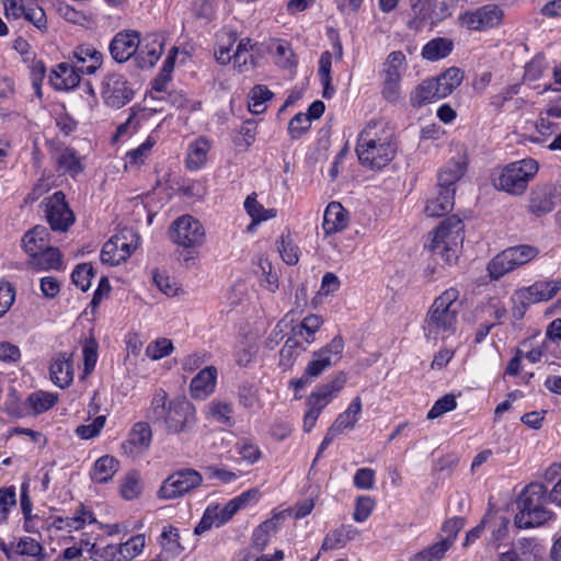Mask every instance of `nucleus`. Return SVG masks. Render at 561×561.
Instances as JSON below:
<instances>
[{"mask_svg":"<svg viewBox=\"0 0 561 561\" xmlns=\"http://www.w3.org/2000/svg\"><path fill=\"white\" fill-rule=\"evenodd\" d=\"M98 520L92 511L80 504L71 516H56L57 531H78L83 529L87 525L96 524Z\"/></svg>","mask_w":561,"mask_h":561,"instance_id":"obj_24","label":"nucleus"},{"mask_svg":"<svg viewBox=\"0 0 561 561\" xmlns=\"http://www.w3.org/2000/svg\"><path fill=\"white\" fill-rule=\"evenodd\" d=\"M465 164L460 161L450 160L438 172L437 181L439 190H450L455 194V184L465 173Z\"/></svg>","mask_w":561,"mask_h":561,"instance_id":"obj_36","label":"nucleus"},{"mask_svg":"<svg viewBox=\"0 0 561 561\" xmlns=\"http://www.w3.org/2000/svg\"><path fill=\"white\" fill-rule=\"evenodd\" d=\"M355 151L363 167L385 168L397 153L393 129L382 119L368 122L358 134Z\"/></svg>","mask_w":561,"mask_h":561,"instance_id":"obj_1","label":"nucleus"},{"mask_svg":"<svg viewBox=\"0 0 561 561\" xmlns=\"http://www.w3.org/2000/svg\"><path fill=\"white\" fill-rule=\"evenodd\" d=\"M55 160L57 171L72 179L81 174L85 168L84 157L71 147L59 149L55 154Z\"/></svg>","mask_w":561,"mask_h":561,"instance_id":"obj_21","label":"nucleus"},{"mask_svg":"<svg viewBox=\"0 0 561 561\" xmlns=\"http://www.w3.org/2000/svg\"><path fill=\"white\" fill-rule=\"evenodd\" d=\"M286 511L276 513L272 518L264 520L261 523L252 534V545L257 550H263L271 538V535L274 534L277 529V523L280 518H284Z\"/></svg>","mask_w":561,"mask_h":561,"instance_id":"obj_35","label":"nucleus"},{"mask_svg":"<svg viewBox=\"0 0 561 561\" xmlns=\"http://www.w3.org/2000/svg\"><path fill=\"white\" fill-rule=\"evenodd\" d=\"M49 374L51 381L59 388L68 387L73 380V365L68 353L57 354L50 364Z\"/></svg>","mask_w":561,"mask_h":561,"instance_id":"obj_25","label":"nucleus"},{"mask_svg":"<svg viewBox=\"0 0 561 561\" xmlns=\"http://www.w3.org/2000/svg\"><path fill=\"white\" fill-rule=\"evenodd\" d=\"M124 558L126 561H131L136 557L140 556L146 547L145 535H135L127 541L121 543Z\"/></svg>","mask_w":561,"mask_h":561,"instance_id":"obj_58","label":"nucleus"},{"mask_svg":"<svg viewBox=\"0 0 561 561\" xmlns=\"http://www.w3.org/2000/svg\"><path fill=\"white\" fill-rule=\"evenodd\" d=\"M168 237L178 248L193 253L205 243L206 230L196 217L185 214L172 221Z\"/></svg>","mask_w":561,"mask_h":561,"instance_id":"obj_7","label":"nucleus"},{"mask_svg":"<svg viewBox=\"0 0 561 561\" xmlns=\"http://www.w3.org/2000/svg\"><path fill=\"white\" fill-rule=\"evenodd\" d=\"M90 553L94 561H126L121 543H111L104 547L91 543Z\"/></svg>","mask_w":561,"mask_h":561,"instance_id":"obj_47","label":"nucleus"},{"mask_svg":"<svg viewBox=\"0 0 561 561\" xmlns=\"http://www.w3.org/2000/svg\"><path fill=\"white\" fill-rule=\"evenodd\" d=\"M457 408V401L455 396L445 394L439 398L427 412L428 420H435L443 414L450 412Z\"/></svg>","mask_w":561,"mask_h":561,"instance_id":"obj_60","label":"nucleus"},{"mask_svg":"<svg viewBox=\"0 0 561 561\" xmlns=\"http://www.w3.org/2000/svg\"><path fill=\"white\" fill-rule=\"evenodd\" d=\"M152 279L158 289L168 297H175L181 290L178 283L164 272L153 271Z\"/></svg>","mask_w":561,"mask_h":561,"instance_id":"obj_55","label":"nucleus"},{"mask_svg":"<svg viewBox=\"0 0 561 561\" xmlns=\"http://www.w3.org/2000/svg\"><path fill=\"white\" fill-rule=\"evenodd\" d=\"M462 241L463 224L458 217L451 216L432 232L428 248L433 255L440 256L446 264L453 265L458 260Z\"/></svg>","mask_w":561,"mask_h":561,"instance_id":"obj_6","label":"nucleus"},{"mask_svg":"<svg viewBox=\"0 0 561 561\" xmlns=\"http://www.w3.org/2000/svg\"><path fill=\"white\" fill-rule=\"evenodd\" d=\"M348 225V213L339 202H331L323 215L322 229L325 234H334Z\"/></svg>","mask_w":561,"mask_h":561,"instance_id":"obj_26","label":"nucleus"},{"mask_svg":"<svg viewBox=\"0 0 561 561\" xmlns=\"http://www.w3.org/2000/svg\"><path fill=\"white\" fill-rule=\"evenodd\" d=\"M442 99L448 96L460 85L463 80V73L456 67L448 68L436 78H432Z\"/></svg>","mask_w":561,"mask_h":561,"instance_id":"obj_38","label":"nucleus"},{"mask_svg":"<svg viewBox=\"0 0 561 561\" xmlns=\"http://www.w3.org/2000/svg\"><path fill=\"white\" fill-rule=\"evenodd\" d=\"M94 276L93 267L90 263H81L77 265L71 274L72 283L82 291H87L91 287V280Z\"/></svg>","mask_w":561,"mask_h":561,"instance_id":"obj_56","label":"nucleus"},{"mask_svg":"<svg viewBox=\"0 0 561 561\" xmlns=\"http://www.w3.org/2000/svg\"><path fill=\"white\" fill-rule=\"evenodd\" d=\"M533 127L539 136H530L528 140L534 144H540L556 130L557 124L541 114L540 117L533 123Z\"/></svg>","mask_w":561,"mask_h":561,"instance_id":"obj_61","label":"nucleus"},{"mask_svg":"<svg viewBox=\"0 0 561 561\" xmlns=\"http://www.w3.org/2000/svg\"><path fill=\"white\" fill-rule=\"evenodd\" d=\"M273 93L265 85H255L249 93L248 107L253 114H261L266 110L265 102Z\"/></svg>","mask_w":561,"mask_h":561,"instance_id":"obj_51","label":"nucleus"},{"mask_svg":"<svg viewBox=\"0 0 561 561\" xmlns=\"http://www.w3.org/2000/svg\"><path fill=\"white\" fill-rule=\"evenodd\" d=\"M156 141L148 137L142 144H140L137 148L127 152V163L131 165H140L145 162L146 158L149 156L152 147Z\"/></svg>","mask_w":561,"mask_h":561,"instance_id":"obj_62","label":"nucleus"},{"mask_svg":"<svg viewBox=\"0 0 561 561\" xmlns=\"http://www.w3.org/2000/svg\"><path fill=\"white\" fill-rule=\"evenodd\" d=\"M100 259L102 263L112 266L118 265L122 262L126 261L124 255L121 254L117 244L115 243L114 236L107 242L104 243L101 250Z\"/></svg>","mask_w":561,"mask_h":561,"instance_id":"obj_59","label":"nucleus"},{"mask_svg":"<svg viewBox=\"0 0 561 561\" xmlns=\"http://www.w3.org/2000/svg\"><path fill=\"white\" fill-rule=\"evenodd\" d=\"M142 491L141 478L137 471L128 472L121 482L119 494L127 501H133L140 496Z\"/></svg>","mask_w":561,"mask_h":561,"instance_id":"obj_48","label":"nucleus"},{"mask_svg":"<svg viewBox=\"0 0 561 561\" xmlns=\"http://www.w3.org/2000/svg\"><path fill=\"white\" fill-rule=\"evenodd\" d=\"M244 209L248 215L252 218L253 224H260L262 221L276 217V209L264 208L257 201L255 195H250L244 201Z\"/></svg>","mask_w":561,"mask_h":561,"instance_id":"obj_45","label":"nucleus"},{"mask_svg":"<svg viewBox=\"0 0 561 561\" xmlns=\"http://www.w3.org/2000/svg\"><path fill=\"white\" fill-rule=\"evenodd\" d=\"M557 205V192L552 184L536 185L528 197V211L536 217L551 213Z\"/></svg>","mask_w":561,"mask_h":561,"instance_id":"obj_18","label":"nucleus"},{"mask_svg":"<svg viewBox=\"0 0 561 561\" xmlns=\"http://www.w3.org/2000/svg\"><path fill=\"white\" fill-rule=\"evenodd\" d=\"M459 291L450 287L436 297L428 308L422 329L426 340H446L457 330L460 312Z\"/></svg>","mask_w":561,"mask_h":561,"instance_id":"obj_3","label":"nucleus"},{"mask_svg":"<svg viewBox=\"0 0 561 561\" xmlns=\"http://www.w3.org/2000/svg\"><path fill=\"white\" fill-rule=\"evenodd\" d=\"M218 370L215 366H207L192 379L190 392L194 399L204 400L210 396L216 388Z\"/></svg>","mask_w":561,"mask_h":561,"instance_id":"obj_23","label":"nucleus"},{"mask_svg":"<svg viewBox=\"0 0 561 561\" xmlns=\"http://www.w3.org/2000/svg\"><path fill=\"white\" fill-rule=\"evenodd\" d=\"M118 461L112 456H102L93 466L91 479L96 483H106L116 473Z\"/></svg>","mask_w":561,"mask_h":561,"instance_id":"obj_41","label":"nucleus"},{"mask_svg":"<svg viewBox=\"0 0 561 561\" xmlns=\"http://www.w3.org/2000/svg\"><path fill=\"white\" fill-rule=\"evenodd\" d=\"M49 243L48 229L41 225L28 230L22 239L23 248L30 257L36 255L43 249L45 250Z\"/></svg>","mask_w":561,"mask_h":561,"instance_id":"obj_32","label":"nucleus"},{"mask_svg":"<svg viewBox=\"0 0 561 561\" xmlns=\"http://www.w3.org/2000/svg\"><path fill=\"white\" fill-rule=\"evenodd\" d=\"M561 290V278L539 280L515 293L516 299L524 306H530L552 299Z\"/></svg>","mask_w":561,"mask_h":561,"instance_id":"obj_14","label":"nucleus"},{"mask_svg":"<svg viewBox=\"0 0 561 561\" xmlns=\"http://www.w3.org/2000/svg\"><path fill=\"white\" fill-rule=\"evenodd\" d=\"M140 45L139 34L136 31L118 32L111 41L108 50L112 58L123 64L129 60L135 54H138Z\"/></svg>","mask_w":561,"mask_h":561,"instance_id":"obj_17","label":"nucleus"},{"mask_svg":"<svg viewBox=\"0 0 561 561\" xmlns=\"http://www.w3.org/2000/svg\"><path fill=\"white\" fill-rule=\"evenodd\" d=\"M23 529L28 534L42 535L43 531L53 533L57 530L56 515L45 512L30 514L23 518Z\"/></svg>","mask_w":561,"mask_h":561,"instance_id":"obj_31","label":"nucleus"},{"mask_svg":"<svg viewBox=\"0 0 561 561\" xmlns=\"http://www.w3.org/2000/svg\"><path fill=\"white\" fill-rule=\"evenodd\" d=\"M538 170L539 163L534 158H525L507 163L494 175L493 185L499 191L520 196L527 191Z\"/></svg>","mask_w":561,"mask_h":561,"instance_id":"obj_5","label":"nucleus"},{"mask_svg":"<svg viewBox=\"0 0 561 561\" xmlns=\"http://www.w3.org/2000/svg\"><path fill=\"white\" fill-rule=\"evenodd\" d=\"M357 535L358 529L353 525H341L325 535L320 551L341 549Z\"/></svg>","mask_w":561,"mask_h":561,"instance_id":"obj_28","label":"nucleus"},{"mask_svg":"<svg viewBox=\"0 0 561 561\" xmlns=\"http://www.w3.org/2000/svg\"><path fill=\"white\" fill-rule=\"evenodd\" d=\"M323 324V319L318 314H308L302 321L291 328V336L307 345L316 341V333Z\"/></svg>","mask_w":561,"mask_h":561,"instance_id":"obj_29","label":"nucleus"},{"mask_svg":"<svg viewBox=\"0 0 561 561\" xmlns=\"http://www.w3.org/2000/svg\"><path fill=\"white\" fill-rule=\"evenodd\" d=\"M73 59L81 65L79 71L85 75L95 73L103 64V54L91 45H81L73 50Z\"/></svg>","mask_w":561,"mask_h":561,"instance_id":"obj_27","label":"nucleus"},{"mask_svg":"<svg viewBox=\"0 0 561 561\" xmlns=\"http://www.w3.org/2000/svg\"><path fill=\"white\" fill-rule=\"evenodd\" d=\"M101 94L104 102L115 108H121L133 99V91L121 73H110L103 79Z\"/></svg>","mask_w":561,"mask_h":561,"instance_id":"obj_13","label":"nucleus"},{"mask_svg":"<svg viewBox=\"0 0 561 561\" xmlns=\"http://www.w3.org/2000/svg\"><path fill=\"white\" fill-rule=\"evenodd\" d=\"M407 58L400 50L391 51L383 62L385 78L401 79Z\"/></svg>","mask_w":561,"mask_h":561,"instance_id":"obj_49","label":"nucleus"},{"mask_svg":"<svg viewBox=\"0 0 561 561\" xmlns=\"http://www.w3.org/2000/svg\"><path fill=\"white\" fill-rule=\"evenodd\" d=\"M343 350L344 342L342 337H333L325 346L313 353L312 359L305 368L306 376L311 379L319 377L340 360Z\"/></svg>","mask_w":561,"mask_h":561,"instance_id":"obj_12","label":"nucleus"},{"mask_svg":"<svg viewBox=\"0 0 561 561\" xmlns=\"http://www.w3.org/2000/svg\"><path fill=\"white\" fill-rule=\"evenodd\" d=\"M455 194L450 190H439L436 196L428 198L424 208L428 217H440L448 214L454 207Z\"/></svg>","mask_w":561,"mask_h":561,"instance_id":"obj_33","label":"nucleus"},{"mask_svg":"<svg viewBox=\"0 0 561 561\" xmlns=\"http://www.w3.org/2000/svg\"><path fill=\"white\" fill-rule=\"evenodd\" d=\"M362 410L363 402L360 397L357 396L351 401L346 410L336 416L331 427L339 434L353 430L362 416Z\"/></svg>","mask_w":561,"mask_h":561,"instance_id":"obj_30","label":"nucleus"},{"mask_svg":"<svg viewBox=\"0 0 561 561\" xmlns=\"http://www.w3.org/2000/svg\"><path fill=\"white\" fill-rule=\"evenodd\" d=\"M548 490L540 482L528 484L518 500L519 512L515 515V525L520 529L538 527L549 520L552 513L543 504L548 501Z\"/></svg>","mask_w":561,"mask_h":561,"instance_id":"obj_4","label":"nucleus"},{"mask_svg":"<svg viewBox=\"0 0 561 561\" xmlns=\"http://www.w3.org/2000/svg\"><path fill=\"white\" fill-rule=\"evenodd\" d=\"M217 38L215 58L220 65H227L232 60L231 48L237 41V35L232 32H221Z\"/></svg>","mask_w":561,"mask_h":561,"instance_id":"obj_44","label":"nucleus"},{"mask_svg":"<svg viewBox=\"0 0 561 561\" xmlns=\"http://www.w3.org/2000/svg\"><path fill=\"white\" fill-rule=\"evenodd\" d=\"M148 422L169 434H180L191 428L196 422L195 407L185 398L169 399L162 388L152 393L145 414Z\"/></svg>","mask_w":561,"mask_h":561,"instance_id":"obj_2","label":"nucleus"},{"mask_svg":"<svg viewBox=\"0 0 561 561\" xmlns=\"http://www.w3.org/2000/svg\"><path fill=\"white\" fill-rule=\"evenodd\" d=\"M238 511V506L232 500L227 502L224 506L209 505L205 510L199 523L196 525L194 533L202 535L213 527H220L229 522Z\"/></svg>","mask_w":561,"mask_h":561,"instance_id":"obj_16","label":"nucleus"},{"mask_svg":"<svg viewBox=\"0 0 561 561\" xmlns=\"http://www.w3.org/2000/svg\"><path fill=\"white\" fill-rule=\"evenodd\" d=\"M450 541H439L413 554L409 561H440L450 549Z\"/></svg>","mask_w":561,"mask_h":561,"instance_id":"obj_46","label":"nucleus"},{"mask_svg":"<svg viewBox=\"0 0 561 561\" xmlns=\"http://www.w3.org/2000/svg\"><path fill=\"white\" fill-rule=\"evenodd\" d=\"M30 259V263L41 271L60 270L62 267V255L59 249L50 247V243L45 250L43 249Z\"/></svg>","mask_w":561,"mask_h":561,"instance_id":"obj_34","label":"nucleus"},{"mask_svg":"<svg viewBox=\"0 0 561 561\" xmlns=\"http://www.w3.org/2000/svg\"><path fill=\"white\" fill-rule=\"evenodd\" d=\"M539 253V249L530 244L510 247L496 254L489 262V275L492 279H499L519 266L536 260Z\"/></svg>","mask_w":561,"mask_h":561,"instance_id":"obj_8","label":"nucleus"},{"mask_svg":"<svg viewBox=\"0 0 561 561\" xmlns=\"http://www.w3.org/2000/svg\"><path fill=\"white\" fill-rule=\"evenodd\" d=\"M174 350L171 340L165 337L157 339L150 342L146 347V355L152 360H159L170 355Z\"/></svg>","mask_w":561,"mask_h":561,"instance_id":"obj_54","label":"nucleus"},{"mask_svg":"<svg viewBox=\"0 0 561 561\" xmlns=\"http://www.w3.org/2000/svg\"><path fill=\"white\" fill-rule=\"evenodd\" d=\"M48 79L55 90L69 91L80 84V71L68 62H60L50 70Z\"/></svg>","mask_w":561,"mask_h":561,"instance_id":"obj_20","label":"nucleus"},{"mask_svg":"<svg viewBox=\"0 0 561 561\" xmlns=\"http://www.w3.org/2000/svg\"><path fill=\"white\" fill-rule=\"evenodd\" d=\"M162 537V547L165 551H169L173 554H179L182 552L183 548L180 545V534L179 529L173 526L164 527L161 534Z\"/></svg>","mask_w":561,"mask_h":561,"instance_id":"obj_64","label":"nucleus"},{"mask_svg":"<svg viewBox=\"0 0 561 561\" xmlns=\"http://www.w3.org/2000/svg\"><path fill=\"white\" fill-rule=\"evenodd\" d=\"M331 67H332V54L328 50L323 51L319 59V77L321 80V83L324 88L323 96L328 98L329 90L333 92V89L331 88Z\"/></svg>","mask_w":561,"mask_h":561,"instance_id":"obj_57","label":"nucleus"},{"mask_svg":"<svg viewBox=\"0 0 561 561\" xmlns=\"http://www.w3.org/2000/svg\"><path fill=\"white\" fill-rule=\"evenodd\" d=\"M503 18L504 11L502 8L497 4L489 3L476 10L462 12L458 16V22L460 26L469 31L483 32L500 26Z\"/></svg>","mask_w":561,"mask_h":561,"instance_id":"obj_11","label":"nucleus"},{"mask_svg":"<svg viewBox=\"0 0 561 561\" xmlns=\"http://www.w3.org/2000/svg\"><path fill=\"white\" fill-rule=\"evenodd\" d=\"M210 148L211 141L205 136H199L192 140L186 149V169L194 172L205 168Z\"/></svg>","mask_w":561,"mask_h":561,"instance_id":"obj_22","label":"nucleus"},{"mask_svg":"<svg viewBox=\"0 0 561 561\" xmlns=\"http://www.w3.org/2000/svg\"><path fill=\"white\" fill-rule=\"evenodd\" d=\"M106 422L105 415L96 416L91 423L79 425L76 428V434L81 439H91L101 433Z\"/></svg>","mask_w":561,"mask_h":561,"instance_id":"obj_63","label":"nucleus"},{"mask_svg":"<svg viewBox=\"0 0 561 561\" xmlns=\"http://www.w3.org/2000/svg\"><path fill=\"white\" fill-rule=\"evenodd\" d=\"M560 353L554 344L545 339L540 345L527 352L525 358L533 364L545 362L551 365L560 357Z\"/></svg>","mask_w":561,"mask_h":561,"instance_id":"obj_42","label":"nucleus"},{"mask_svg":"<svg viewBox=\"0 0 561 561\" xmlns=\"http://www.w3.org/2000/svg\"><path fill=\"white\" fill-rule=\"evenodd\" d=\"M205 414L207 417L224 425L232 426L234 424L232 417L233 405L231 402L214 399L206 405Z\"/></svg>","mask_w":561,"mask_h":561,"instance_id":"obj_39","label":"nucleus"},{"mask_svg":"<svg viewBox=\"0 0 561 561\" xmlns=\"http://www.w3.org/2000/svg\"><path fill=\"white\" fill-rule=\"evenodd\" d=\"M277 249L283 261L288 265H294L299 261V249L294 243L290 234H282L277 242Z\"/></svg>","mask_w":561,"mask_h":561,"instance_id":"obj_53","label":"nucleus"},{"mask_svg":"<svg viewBox=\"0 0 561 561\" xmlns=\"http://www.w3.org/2000/svg\"><path fill=\"white\" fill-rule=\"evenodd\" d=\"M45 218L53 231L66 232L75 224L76 216L61 191L55 192L42 202Z\"/></svg>","mask_w":561,"mask_h":561,"instance_id":"obj_9","label":"nucleus"},{"mask_svg":"<svg viewBox=\"0 0 561 561\" xmlns=\"http://www.w3.org/2000/svg\"><path fill=\"white\" fill-rule=\"evenodd\" d=\"M203 482L202 474L194 469H182L173 472L163 480L158 490L161 500H175L199 486Z\"/></svg>","mask_w":561,"mask_h":561,"instance_id":"obj_10","label":"nucleus"},{"mask_svg":"<svg viewBox=\"0 0 561 561\" xmlns=\"http://www.w3.org/2000/svg\"><path fill=\"white\" fill-rule=\"evenodd\" d=\"M151 428L147 422L136 423L128 436V442L136 448H147L151 443Z\"/></svg>","mask_w":561,"mask_h":561,"instance_id":"obj_52","label":"nucleus"},{"mask_svg":"<svg viewBox=\"0 0 561 561\" xmlns=\"http://www.w3.org/2000/svg\"><path fill=\"white\" fill-rule=\"evenodd\" d=\"M57 400V393L39 390L32 392L27 397L26 403L35 414H41L53 408L56 404Z\"/></svg>","mask_w":561,"mask_h":561,"instance_id":"obj_43","label":"nucleus"},{"mask_svg":"<svg viewBox=\"0 0 561 561\" xmlns=\"http://www.w3.org/2000/svg\"><path fill=\"white\" fill-rule=\"evenodd\" d=\"M164 41L159 33L147 34L140 39L137 61L140 68H151L160 59L163 53Z\"/></svg>","mask_w":561,"mask_h":561,"instance_id":"obj_19","label":"nucleus"},{"mask_svg":"<svg viewBox=\"0 0 561 561\" xmlns=\"http://www.w3.org/2000/svg\"><path fill=\"white\" fill-rule=\"evenodd\" d=\"M114 239L125 260L131 255L139 244V236L133 229H123L114 236Z\"/></svg>","mask_w":561,"mask_h":561,"instance_id":"obj_50","label":"nucleus"},{"mask_svg":"<svg viewBox=\"0 0 561 561\" xmlns=\"http://www.w3.org/2000/svg\"><path fill=\"white\" fill-rule=\"evenodd\" d=\"M346 383V374L343 371L337 373L334 377L319 387H317L307 399V408H312L321 412L334 398L337 397L340 391Z\"/></svg>","mask_w":561,"mask_h":561,"instance_id":"obj_15","label":"nucleus"},{"mask_svg":"<svg viewBox=\"0 0 561 561\" xmlns=\"http://www.w3.org/2000/svg\"><path fill=\"white\" fill-rule=\"evenodd\" d=\"M442 99L432 78L423 80L410 94V103L413 107H422Z\"/></svg>","mask_w":561,"mask_h":561,"instance_id":"obj_37","label":"nucleus"},{"mask_svg":"<svg viewBox=\"0 0 561 561\" xmlns=\"http://www.w3.org/2000/svg\"><path fill=\"white\" fill-rule=\"evenodd\" d=\"M454 48V43L445 37H436L422 48V57L428 61H437L447 57Z\"/></svg>","mask_w":561,"mask_h":561,"instance_id":"obj_40","label":"nucleus"}]
</instances>
